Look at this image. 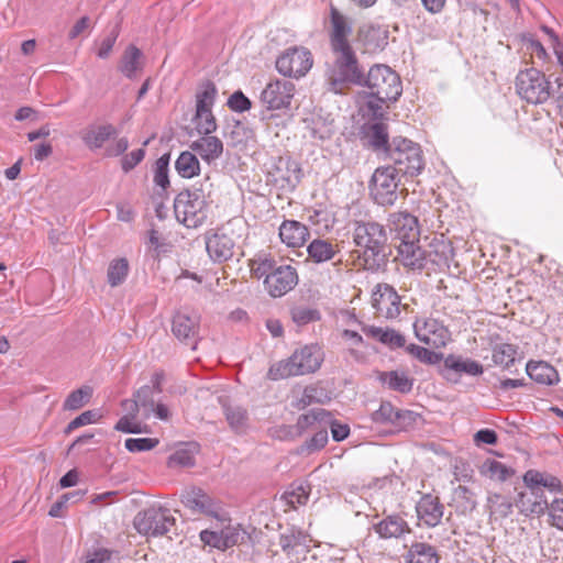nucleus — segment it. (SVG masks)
Instances as JSON below:
<instances>
[{"label": "nucleus", "mask_w": 563, "mask_h": 563, "mask_svg": "<svg viewBox=\"0 0 563 563\" xmlns=\"http://www.w3.org/2000/svg\"><path fill=\"white\" fill-rule=\"evenodd\" d=\"M522 481L527 490L518 493L515 505L520 514L527 517H540L547 512L549 503L542 488L550 493H561L563 490V485L556 476L537 470H528L523 474Z\"/></svg>", "instance_id": "obj_1"}, {"label": "nucleus", "mask_w": 563, "mask_h": 563, "mask_svg": "<svg viewBox=\"0 0 563 563\" xmlns=\"http://www.w3.org/2000/svg\"><path fill=\"white\" fill-rule=\"evenodd\" d=\"M250 267L252 275L263 279L264 288L273 298H279L292 290L299 276L291 265L277 266L276 261L269 255H258L251 260Z\"/></svg>", "instance_id": "obj_2"}, {"label": "nucleus", "mask_w": 563, "mask_h": 563, "mask_svg": "<svg viewBox=\"0 0 563 563\" xmlns=\"http://www.w3.org/2000/svg\"><path fill=\"white\" fill-rule=\"evenodd\" d=\"M323 358L324 355L319 345H305L296 350L289 357L273 363L268 368L267 378L280 380L314 373L320 368Z\"/></svg>", "instance_id": "obj_3"}, {"label": "nucleus", "mask_w": 563, "mask_h": 563, "mask_svg": "<svg viewBox=\"0 0 563 563\" xmlns=\"http://www.w3.org/2000/svg\"><path fill=\"white\" fill-rule=\"evenodd\" d=\"M353 241L363 252L361 266L368 271L378 269L386 256L387 236L384 227L376 222H357Z\"/></svg>", "instance_id": "obj_4"}, {"label": "nucleus", "mask_w": 563, "mask_h": 563, "mask_svg": "<svg viewBox=\"0 0 563 563\" xmlns=\"http://www.w3.org/2000/svg\"><path fill=\"white\" fill-rule=\"evenodd\" d=\"M331 49L334 59L327 73L329 90L342 93L350 85H363V70L352 46Z\"/></svg>", "instance_id": "obj_5"}, {"label": "nucleus", "mask_w": 563, "mask_h": 563, "mask_svg": "<svg viewBox=\"0 0 563 563\" xmlns=\"http://www.w3.org/2000/svg\"><path fill=\"white\" fill-rule=\"evenodd\" d=\"M211 202L210 191L202 186L183 190L174 200L176 219L187 228H198L207 220Z\"/></svg>", "instance_id": "obj_6"}, {"label": "nucleus", "mask_w": 563, "mask_h": 563, "mask_svg": "<svg viewBox=\"0 0 563 563\" xmlns=\"http://www.w3.org/2000/svg\"><path fill=\"white\" fill-rule=\"evenodd\" d=\"M385 158L391 163L389 166L402 176H417L424 166L420 145L401 136L393 139L391 148Z\"/></svg>", "instance_id": "obj_7"}, {"label": "nucleus", "mask_w": 563, "mask_h": 563, "mask_svg": "<svg viewBox=\"0 0 563 563\" xmlns=\"http://www.w3.org/2000/svg\"><path fill=\"white\" fill-rule=\"evenodd\" d=\"M363 85L378 102L396 101L402 91L399 76L386 65L373 66L366 78L363 76Z\"/></svg>", "instance_id": "obj_8"}, {"label": "nucleus", "mask_w": 563, "mask_h": 563, "mask_svg": "<svg viewBox=\"0 0 563 563\" xmlns=\"http://www.w3.org/2000/svg\"><path fill=\"white\" fill-rule=\"evenodd\" d=\"M516 89L522 99L532 104L543 103L551 97L549 80L536 68L519 71Z\"/></svg>", "instance_id": "obj_9"}, {"label": "nucleus", "mask_w": 563, "mask_h": 563, "mask_svg": "<svg viewBox=\"0 0 563 563\" xmlns=\"http://www.w3.org/2000/svg\"><path fill=\"white\" fill-rule=\"evenodd\" d=\"M133 523L139 533L147 537H158L170 530L175 525V518L166 508L151 507L140 511Z\"/></svg>", "instance_id": "obj_10"}, {"label": "nucleus", "mask_w": 563, "mask_h": 563, "mask_svg": "<svg viewBox=\"0 0 563 563\" xmlns=\"http://www.w3.org/2000/svg\"><path fill=\"white\" fill-rule=\"evenodd\" d=\"M400 174L391 166L378 167L372 177L371 195L380 206H393L397 201Z\"/></svg>", "instance_id": "obj_11"}, {"label": "nucleus", "mask_w": 563, "mask_h": 563, "mask_svg": "<svg viewBox=\"0 0 563 563\" xmlns=\"http://www.w3.org/2000/svg\"><path fill=\"white\" fill-rule=\"evenodd\" d=\"M296 93V86L287 79H273L260 93L261 104L268 111L287 110Z\"/></svg>", "instance_id": "obj_12"}, {"label": "nucleus", "mask_w": 563, "mask_h": 563, "mask_svg": "<svg viewBox=\"0 0 563 563\" xmlns=\"http://www.w3.org/2000/svg\"><path fill=\"white\" fill-rule=\"evenodd\" d=\"M233 225L234 222L230 221L227 225L206 233V250L213 262L223 263L233 256L235 246V241L231 236Z\"/></svg>", "instance_id": "obj_13"}, {"label": "nucleus", "mask_w": 563, "mask_h": 563, "mask_svg": "<svg viewBox=\"0 0 563 563\" xmlns=\"http://www.w3.org/2000/svg\"><path fill=\"white\" fill-rule=\"evenodd\" d=\"M311 53L303 47H294L284 52L276 60V69L285 77L300 78L312 67Z\"/></svg>", "instance_id": "obj_14"}, {"label": "nucleus", "mask_w": 563, "mask_h": 563, "mask_svg": "<svg viewBox=\"0 0 563 563\" xmlns=\"http://www.w3.org/2000/svg\"><path fill=\"white\" fill-rule=\"evenodd\" d=\"M375 313L385 319H396L401 311L400 296L388 284H378L372 295Z\"/></svg>", "instance_id": "obj_15"}, {"label": "nucleus", "mask_w": 563, "mask_h": 563, "mask_svg": "<svg viewBox=\"0 0 563 563\" xmlns=\"http://www.w3.org/2000/svg\"><path fill=\"white\" fill-rule=\"evenodd\" d=\"M413 329L420 342L437 349L444 346L450 339L446 327L433 318L417 319Z\"/></svg>", "instance_id": "obj_16"}, {"label": "nucleus", "mask_w": 563, "mask_h": 563, "mask_svg": "<svg viewBox=\"0 0 563 563\" xmlns=\"http://www.w3.org/2000/svg\"><path fill=\"white\" fill-rule=\"evenodd\" d=\"M388 225L400 242L419 241L420 228L413 214L407 211L393 212L389 214Z\"/></svg>", "instance_id": "obj_17"}, {"label": "nucleus", "mask_w": 563, "mask_h": 563, "mask_svg": "<svg viewBox=\"0 0 563 563\" xmlns=\"http://www.w3.org/2000/svg\"><path fill=\"white\" fill-rule=\"evenodd\" d=\"M200 318L196 314L189 316L185 312H177L173 317L172 332L181 342L190 344L196 349L199 335Z\"/></svg>", "instance_id": "obj_18"}, {"label": "nucleus", "mask_w": 563, "mask_h": 563, "mask_svg": "<svg viewBox=\"0 0 563 563\" xmlns=\"http://www.w3.org/2000/svg\"><path fill=\"white\" fill-rule=\"evenodd\" d=\"M330 422V412L322 408H314L307 413L300 415L294 426H282L283 431L290 435L301 437L308 430H317L320 426L327 427Z\"/></svg>", "instance_id": "obj_19"}, {"label": "nucleus", "mask_w": 563, "mask_h": 563, "mask_svg": "<svg viewBox=\"0 0 563 563\" xmlns=\"http://www.w3.org/2000/svg\"><path fill=\"white\" fill-rule=\"evenodd\" d=\"M183 504L195 514L212 516L221 521L228 520L218 515V507L213 499L200 488H192L186 492L183 495Z\"/></svg>", "instance_id": "obj_20"}, {"label": "nucleus", "mask_w": 563, "mask_h": 563, "mask_svg": "<svg viewBox=\"0 0 563 563\" xmlns=\"http://www.w3.org/2000/svg\"><path fill=\"white\" fill-rule=\"evenodd\" d=\"M444 507L439 498L430 494L423 495L417 503L416 511L420 521L427 527H435L441 522Z\"/></svg>", "instance_id": "obj_21"}, {"label": "nucleus", "mask_w": 563, "mask_h": 563, "mask_svg": "<svg viewBox=\"0 0 563 563\" xmlns=\"http://www.w3.org/2000/svg\"><path fill=\"white\" fill-rule=\"evenodd\" d=\"M331 33L330 45L331 48L351 46L349 36L352 33V26L345 15H343L335 7L330 8Z\"/></svg>", "instance_id": "obj_22"}, {"label": "nucleus", "mask_w": 563, "mask_h": 563, "mask_svg": "<svg viewBox=\"0 0 563 563\" xmlns=\"http://www.w3.org/2000/svg\"><path fill=\"white\" fill-rule=\"evenodd\" d=\"M275 181H282L283 188L295 189L302 177L300 165L289 157H279L275 166Z\"/></svg>", "instance_id": "obj_23"}, {"label": "nucleus", "mask_w": 563, "mask_h": 563, "mask_svg": "<svg viewBox=\"0 0 563 563\" xmlns=\"http://www.w3.org/2000/svg\"><path fill=\"white\" fill-rule=\"evenodd\" d=\"M310 232L306 224L296 220H285L279 227V238L288 247H300L309 239Z\"/></svg>", "instance_id": "obj_24"}, {"label": "nucleus", "mask_w": 563, "mask_h": 563, "mask_svg": "<svg viewBox=\"0 0 563 563\" xmlns=\"http://www.w3.org/2000/svg\"><path fill=\"white\" fill-rule=\"evenodd\" d=\"M418 243L419 241H405L397 246V260L410 269H422L426 265V253Z\"/></svg>", "instance_id": "obj_25"}, {"label": "nucleus", "mask_w": 563, "mask_h": 563, "mask_svg": "<svg viewBox=\"0 0 563 563\" xmlns=\"http://www.w3.org/2000/svg\"><path fill=\"white\" fill-rule=\"evenodd\" d=\"M339 253V244L317 238L307 246L308 257L306 261H310L314 264H322L332 261Z\"/></svg>", "instance_id": "obj_26"}, {"label": "nucleus", "mask_w": 563, "mask_h": 563, "mask_svg": "<svg viewBox=\"0 0 563 563\" xmlns=\"http://www.w3.org/2000/svg\"><path fill=\"white\" fill-rule=\"evenodd\" d=\"M375 532L383 539H399L411 532L408 522L399 515H390L374 525Z\"/></svg>", "instance_id": "obj_27"}, {"label": "nucleus", "mask_w": 563, "mask_h": 563, "mask_svg": "<svg viewBox=\"0 0 563 563\" xmlns=\"http://www.w3.org/2000/svg\"><path fill=\"white\" fill-rule=\"evenodd\" d=\"M404 555L405 563H439L440 554L438 549L423 541H413L407 547Z\"/></svg>", "instance_id": "obj_28"}, {"label": "nucleus", "mask_w": 563, "mask_h": 563, "mask_svg": "<svg viewBox=\"0 0 563 563\" xmlns=\"http://www.w3.org/2000/svg\"><path fill=\"white\" fill-rule=\"evenodd\" d=\"M364 134L369 147L377 153H383L386 157L391 148L387 125L383 122L369 124L364 129Z\"/></svg>", "instance_id": "obj_29"}, {"label": "nucleus", "mask_w": 563, "mask_h": 563, "mask_svg": "<svg viewBox=\"0 0 563 563\" xmlns=\"http://www.w3.org/2000/svg\"><path fill=\"white\" fill-rule=\"evenodd\" d=\"M528 376L541 385H555L559 383V373L551 364L544 361H529L526 366Z\"/></svg>", "instance_id": "obj_30"}, {"label": "nucleus", "mask_w": 563, "mask_h": 563, "mask_svg": "<svg viewBox=\"0 0 563 563\" xmlns=\"http://www.w3.org/2000/svg\"><path fill=\"white\" fill-rule=\"evenodd\" d=\"M142 57L143 54L141 49L137 48L135 45L130 44L124 49L120 59L119 70L121 71V74L129 79H135L137 77V74L143 69Z\"/></svg>", "instance_id": "obj_31"}, {"label": "nucleus", "mask_w": 563, "mask_h": 563, "mask_svg": "<svg viewBox=\"0 0 563 563\" xmlns=\"http://www.w3.org/2000/svg\"><path fill=\"white\" fill-rule=\"evenodd\" d=\"M444 372L445 377L449 379V372H455L457 374H467L471 376L482 375L484 372L483 365L477 361L471 358H463L461 356L448 355L444 360Z\"/></svg>", "instance_id": "obj_32"}, {"label": "nucleus", "mask_w": 563, "mask_h": 563, "mask_svg": "<svg viewBox=\"0 0 563 563\" xmlns=\"http://www.w3.org/2000/svg\"><path fill=\"white\" fill-rule=\"evenodd\" d=\"M362 331L390 349H399L406 346L405 336L394 329H383L375 325H364Z\"/></svg>", "instance_id": "obj_33"}, {"label": "nucleus", "mask_w": 563, "mask_h": 563, "mask_svg": "<svg viewBox=\"0 0 563 563\" xmlns=\"http://www.w3.org/2000/svg\"><path fill=\"white\" fill-rule=\"evenodd\" d=\"M190 148L199 154L205 161H214L223 152V144L217 136H210L209 134L200 137L192 142Z\"/></svg>", "instance_id": "obj_34"}, {"label": "nucleus", "mask_w": 563, "mask_h": 563, "mask_svg": "<svg viewBox=\"0 0 563 563\" xmlns=\"http://www.w3.org/2000/svg\"><path fill=\"white\" fill-rule=\"evenodd\" d=\"M478 470L482 476L499 482H505L515 475L512 467L493 459L485 460Z\"/></svg>", "instance_id": "obj_35"}, {"label": "nucleus", "mask_w": 563, "mask_h": 563, "mask_svg": "<svg viewBox=\"0 0 563 563\" xmlns=\"http://www.w3.org/2000/svg\"><path fill=\"white\" fill-rule=\"evenodd\" d=\"M378 378L389 389L401 394L410 393L413 386V380L402 371L382 372Z\"/></svg>", "instance_id": "obj_36"}, {"label": "nucleus", "mask_w": 563, "mask_h": 563, "mask_svg": "<svg viewBox=\"0 0 563 563\" xmlns=\"http://www.w3.org/2000/svg\"><path fill=\"white\" fill-rule=\"evenodd\" d=\"M115 129L111 124H104L91 128L82 134L84 143L91 150L102 147V145L115 134Z\"/></svg>", "instance_id": "obj_37"}, {"label": "nucleus", "mask_w": 563, "mask_h": 563, "mask_svg": "<svg viewBox=\"0 0 563 563\" xmlns=\"http://www.w3.org/2000/svg\"><path fill=\"white\" fill-rule=\"evenodd\" d=\"M224 415L231 429L235 432H244L249 426L247 410L238 405H223Z\"/></svg>", "instance_id": "obj_38"}, {"label": "nucleus", "mask_w": 563, "mask_h": 563, "mask_svg": "<svg viewBox=\"0 0 563 563\" xmlns=\"http://www.w3.org/2000/svg\"><path fill=\"white\" fill-rule=\"evenodd\" d=\"M514 504L511 500L498 493H490L487 497V508L490 517L506 518L512 512Z\"/></svg>", "instance_id": "obj_39"}, {"label": "nucleus", "mask_w": 563, "mask_h": 563, "mask_svg": "<svg viewBox=\"0 0 563 563\" xmlns=\"http://www.w3.org/2000/svg\"><path fill=\"white\" fill-rule=\"evenodd\" d=\"M177 173L184 178H192L200 172V163L191 152H183L175 163Z\"/></svg>", "instance_id": "obj_40"}, {"label": "nucleus", "mask_w": 563, "mask_h": 563, "mask_svg": "<svg viewBox=\"0 0 563 563\" xmlns=\"http://www.w3.org/2000/svg\"><path fill=\"white\" fill-rule=\"evenodd\" d=\"M518 349L509 343H499L493 347V362L503 368H509L516 361Z\"/></svg>", "instance_id": "obj_41"}, {"label": "nucleus", "mask_w": 563, "mask_h": 563, "mask_svg": "<svg viewBox=\"0 0 563 563\" xmlns=\"http://www.w3.org/2000/svg\"><path fill=\"white\" fill-rule=\"evenodd\" d=\"M218 90L212 81H205L196 95V110H212Z\"/></svg>", "instance_id": "obj_42"}, {"label": "nucleus", "mask_w": 563, "mask_h": 563, "mask_svg": "<svg viewBox=\"0 0 563 563\" xmlns=\"http://www.w3.org/2000/svg\"><path fill=\"white\" fill-rule=\"evenodd\" d=\"M453 501L455 503L456 508L463 514L473 511L477 505L476 494L463 485H459L454 488Z\"/></svg>", "instance_id": "obj_43"}, {"label": "nucleus", "mask_w": 563, "mask_h": 563, "mask_svg": "<svg viewBox=\"0 0 563 563\" xmlns=\"http://www.w3.org/2000/svg\"><path fill=\"white\" fill-rule=\"evenodd\" d=\"M129 273V263L126 258H117L110 262L107 278L108 283L112 287L121 285Z\"/></svg>", "instance_id": "obj_44"}, {"label": "nucleus", "mask_w": 563, "mask_h": 563, "mask_svg": "<svg viewBox=\"0 0 563 563\" xmlns=\"http://www.w3.org/2000/svg\"><path fill=\"white\" fill-rule=\"evenodd\" d=\"M92 389L88 386L73 390L63 404L64 410H78L84 407L90 399Z\"/></svg>", "instance_id": "obj_45"}, {"label": "nucleus", "mask_w": 563, "mask_h": 563, "mask_svg": "<svg viewBox=\"0 0 563 563\" xmlns=\"http://www.w3.org/2000/svg\"><path fill=\"white\" fill-rule=\"evenodd\" d=\"M157 394L150 385L142 386L134 393V398L143 409L144 418H150L154 409V395Z\"/></svg>", "instance_id": "obj_46"}, {"label": "nucleus", "mask_w": 563, "mask_h": 563, "mask_svg": "<svg viewBox=\"0 0 563 563\" xmlns=\"http://www.w3.org/2000/svg\"><path fill=\"white\" fill-rule=\"evenodd\" d=\"M227 549L244 543L249 539V533L241 525H228L221 529Z\"/></svg>", "instance_id": "obj_47"}, {"label": "nucleus", "mask_w": 563, "mask_h": 563, "mask_svg": "<svg viewBox=\"0 0 563 563\" xmlns=\"http://www.w3.org/2000/svg\"><path fill=\"white\" fill-rule=\"evenodd\" d=\"M194 121L196 129L200 134L208 135L217 129L216 118L212 114V110H196Z\"/></svg>", "instance_id": "obj_48"}, {"label": "nucleus", "mask_w": 563, "mask_h": 563, "mask_svg": "<svg viewBox=\"0 0 563 563\" xmlns=\"http://www.w3.org/2000/svg\"><path fill=\"white\" fill-rule=\"evenodd\" d=\"M397 408H395L391 402L383 401L377 410H375L371 418L373 422L379 424H390L394 427L395 420L397 418Z\"/></svg>", "instance_id": "obj_49"}, {"label": "nucleus", "mask_w": 563, "mask_h": 563, "mask_svg": "<svg viewBox=\"0 0 563 563\" xmlns=\"http://www.w3.org/2000/svg\"><path fill=\"white\" fill-rule=\"evenodd\" d=\"M282 498L289 505L291 508H296L297 506L305 505L309 498V492L305 486L298 485L286 490Z\"/></svg>", "instance_id": "obj_50"}, {"label": "nucleus", "mask_w": 563, "mask_h": 563, "mask_svg": "<svg viewBox=\"0 0 563 563\" xmlns=\"http://www.w3.org/2000/svg\"><path fill=\"white\" fill-rule=\"evenodd\" d=\"M159 441L155 438H129L124 442V446L129 452L137 453L155 449Z\"/></svg>", "instance_id": "obj_51"}, {"label": "nucleus", "mask_w": 563, "mask_h": 563, "mask_svg": "<svg viewBox=\"0 0 563 563\" xmlns=\"http://www.w3.org/2000/svg\"><path fill=\"white\" fill-rule=\"evenodd\" d=\"M169 155L165 154L155 162L154 183L165 189L169 185L168 179Z\"/></svg>", "instance_id": "obj_52"}, {"label": "nucleus", "mask_w": 563, "mask_h": 563, "mask_svg": "<svg viewBox=\"0 0 563 563\" xmlns=\"http://www.w3.org/2000/svg\"><path fill=\"white\" fill-rule=\"evenodd\" d=\"M170 467H190L195 465V452L190 449H178L168 457Z\"/></svg>", "instance_id": "obj_53"}, {"label": "nucleus", "mask_w": 563, "mask_h": 563, "mask_svg": "<svg viewBox=\"0 0 563 563\" xmlns=\"http://www.w3.org/2000/svg\"><path fill=\"white\" fill-rule=\"evenodd\" d=\"M306 536L299 531L291 529L287 533H283L279 537V545L284 552H289L294 550L296 547L305 543Z\"/></svg>", "instance_id": "obj_54"}, {"label": "nucleus", "mask_w": 563, "mask_h": 563, "mask_svg": "<svg viewBox=\"0 0 563 563\" xmlns=\"http://www.w3.org/2000/svg\"><path fill=\"white\" fill-rule=\"evenodd\" d=\"M551 526L563 530V498H555L548 504L547 509Z\"/></svg>", "instance_id": "obj_55"}, {"label": "nucleus", "mask_w": 563, "mask_h": 563, "mask_svg": "<svg viewBox=\"0 0 563 563\" xmlns=\"http://www.w3.org/2000/svg\"><path fill=\"white\" fill-rule=\"evenodd\" d=\"M328 443V430L327 427L320 426L314 430V434L305 442V446L309 452L319 451L323 449Z\"/></svg>", "instance_id": "obj_56"}, {"label": "nucleus", "mask_w": 563, "mask_h": 563, "mask_svg": "<svg viewBox=\"0 0 563 563\" xmlns=\"http://www.w3.org/2000/svg\"><path fill=\"white\" fill-rule=\"evenodd\" d=\"M200 540L203 542V544L212 547L214 549L225 551L227 545L224 542V538L222 534V531H212V530H202L200 532Z\"/></svg>", "instance_id": "obj_57"}, {"label": "nucleus", "mask_w": 563, "mask_h": 563, "mask_svg": "<svg viewBox=\"0 0 563 563\" xmlns=\"http://www.w3.org/2000/svg\"><path fill=\"white\" fill-rule=\"evenodd\" d=\"M228 107L235 112H244L251 109V100L241 91L233 92L228 99Z\"/></svg>", "instance_id": "obj_58"}, {"label": "nucleus", "mask_w": 563, "mask_h": 563, "mask_svg": "<svg viewBox=\"0 0 563 563\" xmlns=\"http://www.w3.org/2000/svg\"><path fill=\"white\" fill-rule=\"evenodd\" d=\"M291 317L294 322L300 325L320 319V314L317 310L305 307L295 308L291 311Z\"/></svg>", "instance_id": "obj_59"}, {"label": "nucleus", "mask_w": 563, "mask_h": 563, "mask_svg": "<svg viewBox=\"0 0 563 563\" xmlns=\"http://www.w3.org/2000/svg\"><path fill=\"white\" fill-rule=\"evenodd\" d=\"M119 36L118 27H113L111 32L102 38L100 42L99 48L97 51V56L99 58L106 59L110 56L111 51L117 42Z\"/></svg>", "instance_id": "obj_60"}, {"label": "nucleus", "mask_w": 563, "mask_h": 563, "mask_svg": "<svg viewBox=\"0 0 563 563\" xmlns=\"http://www.w3.org/2000/svg\"><path fill=\"white\" fill-rule=\"evenodd\" d=\"M406 351L417 360L427 364H432L438 358V355L434 352L417 344L407 345Z\"/></svg>", "instance_id": "obj_61"}, {"label": "nucleus", "mask_w": 563, "mask_h": 563, "mask_svg": "<svg viewBox=\"0 0 563 563\" xmlns=\"http://www.w3.org/2000/svg\"><path fill=\"white\" fill-rule=\"evenodd\" d=\"M114 429L124 433H141L143 429L136 417L122 416L115 423Z\"/></svg>", "instance_id": "obj_62"}, {"label": "nucleus", "mask_w": 563, "mask_h": 563, "mask_svg": "<svg viewBox=\"0 0 563 563\" xmlns=\"http://www.w3.org/2000/svg\"><path fill=\"white\" fill-rule=\"evenodd\" d=\"M97 416H98L97 412L92 411V410H87V411L80 413L79 416H77L75 419H73L68 423L65 432L70 433L71 431H74L82 426H87V424L96 422Z\"/></svg>", "instance_id": "obj_63"}, {"label": "nucleus", "mask_w": 563, "mask_h": 563, "mask_svg": "<svg viewBox=\"0 0 563 563\" xmlns=\"http://www.w3.org/2000/svg\"><path fill=\"white\" fill-rule=\"evenodd\" d=\"M397 418L394 423V428L397 430H406L412 427L416 421L418 415L411 410H397Z\"/></svg>", "instance_id": "obj_64"}]
</instances>
